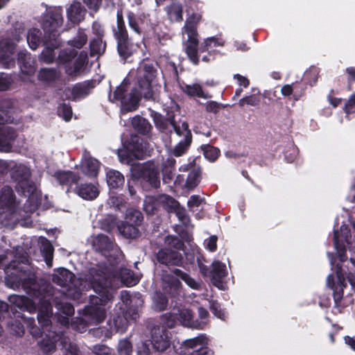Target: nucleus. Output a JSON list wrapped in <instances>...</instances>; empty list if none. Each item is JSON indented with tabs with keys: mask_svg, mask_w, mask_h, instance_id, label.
<instances>
[{
	"mask_svg": "<svg viewBox=\"0 0 355 355\" xmlns=\"http://www.w3.org/2000/svg\"><path fill=\"white\" fill-rule=\"evenodd\" d=\"M200 148L205 159L211 162H215L220 155L219 149L214 146L207 144L201 146Z\"/></svg>",
	"mask_w": 355,
	"mask_h": 355,
	"instance_id": "obj_44",
	"label": "nucleus"
},
{
	"mask_svg": "<svg viewBox=\"0 0 355 355\" xmlns=\"http://www.w3.org/2000/svg\"><path fill=\"white\" fill-rule=\"evenodd\" d=\"M259 103V98L255 95L247 96L240 99L239 105L241 107H243L245 105H249L255 106Z\"/></svg>",
	"mask_w": 355,
	"mask_h": 355,
	"instance_id": "obj_55",
	"label": "nucleus"
},
{
	"mask_svg": "<svg viewBox=\"0 0 355 355\" xmlns=\"http://www.w3.org/2000/svg\"><path fill=\"white\" fill-rule=\"evenodd\" d=\"M15 252V259L4 268L6 284L14 290L21 287L26 293L35 300H38L37 320L42 328V331L37 326L33 325L35 322L33 318H26L17 311L19 309L30 313H35L37 310L35 300L16 294L9 295L8 300L15 318H21L27 324L29 332L33 336H43L42 340L38 343V345L44 354L48 355L53 354L55 349V343L60 340L61 344L67 352L71 355H79V350L76 344L67 342L62 334L60 335L51 330V318L53 315V311L49 302L51 295L47 291L49 286H40L35 282V275L27 269L29 259L24 249L21 247H17Z\"/></svg>",
	"mask_w": 355,
	"mask_h": 355,
	"instance_id": "obj_1",
	"label": "nucleus"
},
{
	"mask_svg": "<svg viewBox=\"0 0 355 355\" xmlns=\"http://www.w3.org/2000/svg\"><path fill=\"white\" fill-rule=\"evenodd\" d=\"M89 272L82 279L74 280L73 274L65 268H59L53 275V282L61 287H67L66 295L73 300H78L80 297L82 291L92 288L88 281Z\"/></svg>",
	"mask_w": 355,
	"mask_h": 355,
	"instance_id": "obj_8",
	"label": "nucleus"
},
{
	"mask_svg": "<svg viewBox=\"0 0 355 355\" xmlns=\"http://www.w3.org/2000/svg\"><path fill=\"white\" fill-rule=\"evenodd\" d=\"M114 33L117 41V49L123 53L125 49V41L129 40V38L123 22L122 14L120 12L117 13V25L116 28L114 30Z\"/></svg>",
	"mask_w": 355,
	"mask_h": 355,
	"instance_id": "obj_23",
	"label": "nucleus"
},
{
	"mask_svg": "<svg viewBox=\"0 0 355 355\" xmlns=\"http://www.w3.org/2000/svg\"><path fill=\"white\" fill-rule=\"evenodd\" d=\"M7 121L0 112V151L9 152L11 150V144L16 138V132L11 127L5 125Z\"/></svg>",
	"mask_w": 355,
	"mask_h": 355,
	"instance_id": "obj_17",
	"label": "nucleus"
},
{
	"mask_svg": "<svg viewBox=\"0 0 355 355\" xmlns=\"http://www.w3.org/2000/svg\"><path fill=\"white\" fill-rule=\"evenodd\" d=\"M55 306L58 309L56 315L59 322L62 325H67L69 318L74 313V308L68 302H57Z\"/></svg>",
	"mask_w": 355,
	"mask_h": 355,
	"instance_id": "obj_28",
	"label": "nucleus"
},
{
	"mask_svg": "<svg viewBox=\"0 0 355 355\" xmlns=\"http://www.w3.org/2000/svg\"><path fill=\"white\" fill-rule=\"evenodd\" d=\"M113 263L109 266H99L91 268L88 276L89 285L97 295L90 299V304L86 308V317L92 323H98L105 318L107 304L113 297L114 290L121 285L133 286L139 281V277L130 270L116 266Z\"/></svg>",
	"mask_w": 355,
	"mask_h": 355,
	"instance_id": "obj_2",
	"label": "nucleus"
},
{
	"mask_svg": "<svg viewBox=\"0 0 355 355\" xmlns=\"http://www.w3.org/2000/svg\"><path fill=\"white\" fill-rule=\"evenodd\" d=\"M182 89L189 96H197L202 98H211V96L207 93H205L203 91L202 86L198 83L185 85L182 87Z\"/></svg>",
	"mask_w": 355,
	"mask_h": 355,
	"instance_id": "obj_36",
	"label": "nucleus"
},
{
	"mask_svg": "<svg viewBox=\"0 0 355 355\" xmlns=\"http://www.w3.org/2000/svg\"><path fill=\"white\" fill-rule=\"evenodd\" d=\"M327 256L336 275H329L327 278V284L334 291L335 307L339 312H341L343 309L353 302V299L352 295H344L343 288L346 287L347 284L343 270L338 264L336 263V261L334 260L333 255L330 252L327 254Z\"/></svg>",
	"mask_w": 355,
	"mask_h": 355,
	"instance_id": "obj_7",
	"label": "nucleus"
},
{
	"mask_svg": "<svg viewBox=\"0 0 355 355\" xmlns=\"http://www.w3.org/2000/svg\"><path fill=\"white\" fill-rule=\"evenodd\" d=\"M15 44L10 40H3L0 42V64L5 68H10L15 64L12 55Z\"/></svg>",
	"mask_w": 355,
	"mask_h": 355,
	"instance_id": "obj_19",
	"label": "nucleus"
},
{
	"mask_svg": "<svg viewBox=\"0 0 355 355\" xmlns=\"http://www.w3.org/2000/svg\"><path fill=\"white\" fill-rule=\"evenodd\" d=\"M202 20V15L199 13L189 15L182 28L183 34L187 35V40L184 43L185 51L189 60L194 64H198L199 62L198 55V31L197 26Z\"/></svg>",
	"mask_w": 355,
	"mask_h": 355,
	"instance_id": "obj_10",
	"label": "nucleus"
},
{
	"mask_svg": "<svg viewBox=\"0 0 355 355\" xmlns=\"http://www.w3.org/2000/svg\"><path fill=\"white\" fill-rule=\"evenodd\" d=\"M208 344L207 338L204 335H200L196 338L187 339L183 342L182 346L186 349H198L205 345Z\"/></svg>",
	"mask_w": 355,
	"mask_h": 355,
	"instance_id": "obj_40",
	"label": "nucleus"
},
{
	"mask_svg": "<svg viewBox=\"0 0 355 355\" xmlns=\"http://www.w3.org/2000/svg\"><path fill=\"white\" fill-rule=\"evenodd\" d=\"M162 282L163 288L171 294L178 291L180 286L179 280L168 274L163 275Z\"/></svg>",
	"mask_w": 355,
	"mask_h": 355,
	"instance_id": "obj_38",
	"label": "nucleus"
},
{
	"mask_svg": "<svg viewBox=\"0 0 355 355\" xmlns=\"http://www.w3.org/2000/svg\"><path fill=\"white\" fill-rule=\"evenodd\" d=\"M38 245L43 254L45 262L49 267H51L53 261V248L51 242L45 237L40 236L38 239Z\"/></svg>",
	"mask_w": 355,
	"mask_h": 355,
	"instance_id": "obj_34",
	"label": "nucleus"
},
{
	"mask_svg": "<svg viewBox=\"0 0 355 355\" xmlns=\"http://www.w3.org/2000/svg\"><path fill=\"white\" fill-rule=\"evenodd\" d=\"M12 80L10 76L6 74L0 75V91H5L9 89Z\"/></svg>",
	"mask_w": 355,
	"mask_h": 355,
	"instance_id": "obj_58",
	"label": "nucleus"
},
{
	"mask_svg": "<svg viewBox=\"0 0 355 355\" xmlns=\"http://www.w3.org/2000/svg\"><path fill=\"white\" fill-rule=\"evenodd\" d=\"M168 304L166 297L161 293H156L153 296V306L157 311H161L166 309Z\"/></svg>",
	"mask_w": 355,
	"mask_h": 355,
	"instance_id": "obj_47",
	"label": "nucleus"
},
{
	"mask_svg": "<svg viewBox=\"0 0 355 355\" xmlns=\"http://www.w3.org/2000/svg\"><path fill=\"white\" fill-rule=\"evenodd\" d=\"M137 77L138 88H135L130 94H125L128 82L124 80L114 91L113 98L111 95L109 96V99L111 101L114 100L121 101V112L122 114L137 110L141 97L153 101L158 98L161 85L156 78V70L153 66L146 62H142L137 70Z\"/></svg>",
	"mask_w": 355,
	"mask_h": 355,
	"instance_id": "obj_3",
	"label": "nucleus"
},
{
	"mask_svg": "<svg viewBox=\"0 0 355 355\" xmlns=\"http://www.w3.org/2000/svg\"><path fill=\"white\" fill-rule=\"evenodd\" d=\"M347 115L355 113V94H352L344 107Z\"/></svg>",
	"mask_w": 355,
	"mask_h": 355,
	"instance_id": "obj_59",
	"label": "nucleus"
},
{
	"mask_svg": "<svg viewBox=\"0 0 355 355\" xmlns=\"http://www.w3.org/2000/svg\"><path fill=\"white\" fill-rule=\"evenodd\" d=\"M101 167L100 162L91 157L89 153H85L80 164L82 172L89 178H96Z\"/></svg>",
	"mask_w": 355,
	"mask_h": 355,
	"instance_id": "obj_20",
	"label": "nucleus"
},
{
	"mask_svg": "<svg viewBox=\"0 0 355 355\" xmlns=\"http://www.w3.org/2000/svg\"><path fill=\"white\" fill-rule=\"evenodd\" d=\"M38 79L44 83H51L60 77V73L55 69H41L37 75Z\"/></svg>",
	"mask_w": 355,
	"mask_h": 355,
	"instance_id": "obj_39",
	"label": "nucleus"
},
{
	"mask_svg": "<svg viewBox=\"0 0 355 355\" xmlns=\"http://www.w3.org/2000/svg\"><path fill=\"white\" fill-rule=\"evenodd\" d=\"M163 195L159 196L157 198L154 196H146L144 202V209L145 211L148 214H153L157 209L160 203H166L168 205L169 202L167 200H161V197Z\"/></svg>",
	"mask_w": 355,
	"mask_h": 355,
	"instance_id": "obj_37",
	"label": "nucleus"
},
{
	"mask_svg": "<svg viewBox=\"0 0 355 355\" xmlns=\"http://www.w3.org/2000/svg\"><path fill=\"white\" fill-rule=\"evenodd\" d=\"M137 355H150V349L146 342H141L137 347Z\"/></svg>",
	"mask_w": 355,
	"mask_h": 355,
	"instance_id": "obj_64",
	"label": "nucleus"
},
{
	"mask_svg": "<svg viewBox=\"0 0 355 355\" xmlns=\"http://www.w3.org/2000/svg\"><path fill=\"white\" fill-rule=\"evenodd\" d=\"M106 182L110 189H117L123 185L125 178L119 171L107 169L106 171Z\"/></svg>",
	"mask_w": 355,
	"mask_h": 355,
	"instance_id": "obj_33",
	"label": "nucleus"
},
{
	"mask_svg": "<svg viewBox=\"0 0 355 355\" xmlns=\"http://www.w3.org/2000/svg\"><path fill=\"white\" fill-rule=\"evenodd\" d=\"M15 323L9 322L8 324V327L10 329V332L15 335L21 336L24 334V328L21 323L18 320L19 318H16Z\"/></svg>",
	"mask_w": 355,
	"mask_h": 355,
	"instance_id": "obj_52",
	"label": "nucleus"
},
{
	"mask_svg": "<svg viewBox=\"0 0 355 355\" xmlns=\"http://www.w3.org/2000/svg\"><path fill=\"white\" fill-rule=\"evenodd\" d=\"M0 209L2 214L13 215L16 211L15 196L12 189L4 186L0 189Z\"/></svg>",
	"mask_w": 355,
	"mask_h": 355,
	"instance_id": "obj_16",
	"label": "nucleus"
},
{
	"mask_svg": "<svg viewBox=\"0 0 355 355\" xmlns=\"http://www.w3.org/2000/svg\"><path fill=\"white\" fill-rule=\"evenodd\" d=\"M171 333L163 327H157L152 330V345L157 352H164L170 347Z\"/></svg>",
	"mask_w": 355,
	"mask_h": 355,
	"instance_id": "obj_15",
	"label": "nucleus"
},
{
	"mask_svg": "<svg viewBox=\"0 0 355 355\" xmlns=\"http://www.w3.org/2000/svg\"><path fill=\"white\" fill-rule=\"evenodd\" d=\"M165 11L171 21H181L183 19L182 12L183 7L181 3L175 1L171 2L165 8Z\"/></svg>",
	"mask_w": 355,
	"mask_h": 355,
	"instance_id": "obj_31",
	"label": "nucleus"
},
{
	"mask_svg": "<svg viewBox=\"0 0 355 355\" xmlns=\"http://www.w3.org/2000/svg\"><path fill=\"white\" fill-rule=\"evenodd\" d=\"M105 50V44L101 37H98L90 42V53L92 56L102 54Z\"/></svg>",
	"mask_w": 355,
	"mask_h": 355,
	"instance_id": "obj_46",
	"label": "nucleus"
},
{
	"mask_svg": "<svg viewBox=\"0 0 355 355\" xmlns=\"http://www.w3.org/2000/svg\"><path fill=\"white\" fill-rule=\"evenodd\" d=\"M107 203L110 207L119 211L125 207V202L123 198L114 194L110 195Z\"/></svg>",
	"mask_w": 355,
	"mask_h": 355,
	"instance_id": "obj_49",
	"label": "nucleus"
},
{
	"mask_svg": "<svg viewBox=\"0 0 355 355\" xmlns=\"http://www.w3.org/2000/svg\"><path fill=\"white\" fill-rule=\"evenodd\" d=\"M92 243L94 248L107 258L109 266L114 262L119 263L122 260L121 251L107 236L99 234L94 239Z\"/></svg>",
	"mask_w": 355,
	"mask_h": 355,
	"instance_id": "obj_11",
	"label": "nucleus"
},
{
	"mask_svg": "<svg viewBox=\"0 0 355 355\" xmlns=\"http://www.w3.org/2000/svg\"><path fill=\"white\" fill-rule=\"evenodd\" d=\"M92 87L89 83H84L74 85L72 88L65 90L66 98L78 100L87 96L91 92Z\"/></svg>",
	"mask_w": 355,
	"mask_h": 355,
	"instance_id": "obj_26",
	"label": "nucleus"
},
{
	"mask_svg": "<svg viewBox=\"0 0 355 355\" xmlns=\"http://www.w3.org/2000/svg\"><path fill=\"white\" fill-rule=\"evenodd\" d=\"M67 17L72 24H78L84 19L86 10L80 2L73 1L67 8Z\"/></svg>",
	"mask_w": 355,
	"mask_h": 355,
	"instance_id": "obj_22",
	"label": "nucleus"
},
{
	"mask_svg": "<svg viewBox=\"0 0 355 355\" xmlns=\"http://www.w3.org/2000/svg\"><path fill=\"white\" fill-rule=\"evenodd\" d=\"M119 231L121 234L128 239L136 238L139 234L137 226L125 222L119 225Z\"/></svg>",
	"mask_w": 355,
	"mask_h": 355,
	"instance_id": "obj_42",
	"label": "nucleus"
},
{
	"mask_svg": "<svg viewBox=\"0 0 355 355\" xmlns=\"http://www.w3.org/2000/svg\"><path fill=\"white\" fill-rule=\"evenodd\" d=\"M190 171L187 176L185 187L188 189H193L196 188L200 180V168L198 166L196 165L194 159H192L191 162L186 165H182L180 168L181 171Z\"/></svg>",
	"mask_w": 355,
	"mask_h": 355,
	"instance_id": "obj_18",
	"label": "nucleus"
},
{
	"mask_svg": "<svg viewBox=\"0 0 355 355\" xmlns=\"http://www.w3.org/2000/svg\"><path fill=\"white\" fill-rule=\"evenodd\" d=\"M125 218V223L137 226L141 223L143 216L139 211L130 208L126 210Z\"/></svg>",
	"mask_w": 355,
	"mask_h": 355,
	"instance_id": "obj_43",
	"label": "nucleus"
},
{
	"mask_svg": "<svg viewBox=\"0 0 355 355\" xmlns=\"http://www.w3.org/2000/svg\"><path fill=\"white\" fill-rule=\"evenodd\" d=\"M93 352L96 355H113L112 349L105 345H98L94 346Z\"/></svg>",
	"mask_w": 355,
	"mask_h": 355,
	"instance_id": "obj_60",
	"label": "nucleus"
},
{
	"mask_svg": "<svg viewBox=\"0 0 355 355\" xmlns=\"http://www.w3.org/2000/svg\"><path fill=\"white\" fill-rule=\"evenodd\" d=\"M88 37L83 29H78L76 35L67 42L68 45L73 49L64 48L58 55L60 63L65 65L66 72L69 76H75L81 72L87 63V53L76 49L83 47L87 42Z\"/></svg>",
	"mask_w": 355,
	"mask_h": 355,
	"instance_id": "obj_4",
	"label": "nucleus"
},
{
	"mask_svg": "<svg viewBox=\"0 0 355 355\" xmlns=\"http://www.w3.org/2000/svg\"><path fill=\"white\" fill-rule=\"evenodd\" d=\"M211 275L214 284L220 289H223L222 279L227 275L226 265L219 261H214Z\"/></svg>",
	"mask_w": 355,
	"mask_h": 355,
	"instance_id": "obj_24",
	"label": "nucleus"
},
{
	"mask_svg": "<svg viewBox=\"0 0 355 355\" xmlns=\"http://www.w3.org/2000/svg\"><path fill=\"white\" fill-rule=\"evenodd\" d=\"M12 178L17 182V189H21L25 196H30L35 190V184L30 180L31 172L24 164H15L12 167Z\"/></svg>",
	"mask_w": 355,
	"mask_h": 355,
	"instance_id": "obj_14",
	"label": "nucleus"
},
{
	"mask_svg": "<svg viewBox=\"0 0 355 355\" xmlns=\"http://www.w3.org/2000/svg\"><path fill=\"white\" fill-rule=\"evenodd\" d=\"M210 309L211 312L218 318L224 320L225 318V314L221 309L220 305L216 302H213L210 304Z\"/></svg>",
	"mask_w": 355,
	"mask_h": 355,
	"instance_id": "obj_57",
	"label": "nucleus"
},
{
	"mask_svg": "<svg viewBox=\"0 0 355 355\" xmlns=\"http://www.w3.org/2000/svg\"><path fill=\"white\" fill-rule=\"evenodd\" d=\"M118 352L119 355H130L132 353V345L126 340H121L118 345Z\"/></svg>",
	"mask_w": 355,
	"mask_h": 355,
	"instance_id": "obj_51",
	"label": "nucleus"
},
{
	"mask_svg": "<svg viewBox=\"0 0 355 355\" xmlns=\"http://www.w3.org/2000/svg\"><path fill=\"white\" fill-rule=\"evenodd\" d=\"M58 113L65 121H69L72 116L71 107L67 104H62L58 108Z\"/></svg>",
	"mask_w": 355,
	"mask_h": 355,
	"instance_id": "obj_56",
	"label": "nucleus"
},
{
	"mask_svg": "<svg viewBox=\"0 0 355 355\" xmlns=\"http://www.w3.org/2000/svg\"><path fill=\"white\" fill-rule=\"evenodd\" d=\"M76 193L85 200H92L99 195L98 184H82L76 188Z\"/></svg>",
	"mask_w": 355,
	"mask_h": 355,
	"instance_id": "obj_25",
	"label": "nucleus"
},
{
	"mask_svg": "<svg viewBox=\"0 0 355 355\" xmlns=\"http://www.w3.org/2000/svg\"><path fill=\"white\" fill-rule=\"evenodd\" d=\"M157 259L159 262L167 266H181L183 259L180 252L171 249L159 250L157 254Z\"/></svg>",
	"mask_w": 355,
	"mask_h": 355,
	"instance_id": "obj_21",
	"label": "nucleus"
},
{
	"mask_svg": "<svg viewBox=\"0 0 355 355\" xmlns=\"http://www.w3.org/2000/svg\"><path fill=\"white\" fill-rule=\"evenodd\" d=\"M193 130L196 133L203 135L207 137L211 136V130L206 123H197L193 128Z\"/></svg>",
	"mask_w": 355,
	"mask_h": 355,
	"instance_id": "obj_54",
	"label": "nucleus"
},
{
	"mask_svg": "<svg viewBox=\"0 0 355 355\" xmlns=\"http://www.w3.org/2000/svg\"><path fill=\"white\" fill-rule=\"evenodd\" d=\"M140 147L137 145L129 144L126 149L118 150L119 160L122 163H126L131 166L130 171L132 176L140 180L141 182L148 183L151 187L157 188L160 184V175L158 166L153 162L144 164L132 163V159L129 153L135 156L140 155Z\"/></svg>",
	"mask_w": 355,
	"mask_h": 355,
	"instance_id": "obj_6",
	"label": "nucleus"
},
{
	"mask_svg": "<svg viewBox=\"0 0 355 355\" xmlns=\"http://www.w3.org/2000/svg\"><path fill=\"white\" fill-rule=\"evenodd\" d=\"M160 199L161 200H167V202H169L168 205L171 209H174V213L179 220L184 225L187 224L189 218L187 211L184 208L180 206L178 202L168 196H162Z\"/></svg>",
	"mask_w": 355,
	"mask_h": 355,
	"instance_id": "obj_30",
	"label": "nucleus"
},
{
	"mask_svg": "<svg viewBox=\"0 0 355 355\" xmlns=\"http://www.w3.org/2000/svg\"><path fill=\"white\" fill-rule=\"evenodd\" d=\"M53 176L62 185H70L77 183L80 178V175L69 171H58L53 174Z\"/></svg>",
	"mask_w": 355,
	"mask_h": 355,
	"instance_id": "obj_32",
	"label": "nucleus"
},
{
	"mask_svg": "<svg viewBox=\"0 0 355 355\" xmlns=\"http://www.w3.org/2000/svg\"><path fill=\"white\" fill-rule=\"evenodd\" d=\"M131 121L134 129L139 133L146 134L150 130V124L143 117L136 116L133 117Z\"/></svg>",
	"mask_w": 355,
	"mask_h": 355,
	"instance_id": "obj_41",
	"label": "nucleus"
},
{
	"mask_svg": "<svg viewBox=\"0 0 355 355\" xmlns=\"http://www.w3.org/2000/svg\"><path fill=\"white\" fill-rule=\"evenodd\" d=\"M167 119L173 126L175 133L178 136L183 137V139L180 140L175 146L173 150V154L176 157L182 155L188 149L191 143V133L189 130L188 124L183 121L180 125H177L173 116L167 114Z\"/></svg>",
	"mask_w": 355,
	"mask_h": 355,
	"instance_id": "obj_12",
	"label": "nucleus"
},
{
	"mask_svg": "<svg viewBox=\"0 0 355 355\" xmlns=\"http://www.w3.org/2000/svg\"><path fill=\"white\" fill-rule=\"evenodd\" d=\"M27 43L29 47L35 50L43 42L44 44L45 37H42V33L40 29L32 28L28 31L26 36Z\"/></svg>",
	"mask_w": 355,
	"mask_h": 355,
	"instance_id": "obj_35",
	"label": "nucleus"
},
{
	"mask_svg": "<svg viewBox=\"0 0 355 355\" xmlns=\"http://www.w3.org/2000/svg\"><path fill=\"white\" fill-rule=\"evenodd\" d=\"M350 232L344 221L339 217L336 219L334 230V243L335 250L340 261H344L347 257L345 254L347 248L352 253L350 261L355 266V243L350 241Z\"/></svg>",
	"mask_w": 355,
	"mask_h": 355,
	"instance_id": "obj_9",
	"label": "nucleus"
},
{
	"mask_svg": "<svg viewBox=\"0 0 355 355\" xmlns=\"http://www.w3.org/2000/svg\"><path fill=\"white\" fill-rule=\"evenodd\" d=\"M121 300L123 303V307L120 306V309L121 311V313L123 317L126 319L128 312L126 309L128 308L129 305L133 302L134 298H132L129 293L126 291H121Z\"/></svg>",
	"mask_w": 355,
	"mask_h": 355,
	"instance_id": "obj_48",
	"label": "nucleus"
},
{
	"mask_svg": "<svg viewBox=\"0 0 355 355\" xmlns=\"http://www.w3.org/2000/svg\"><path fill=\"white\" fill-rule=\"evenodd\" d=\"M18 63L22 73L31 76L35 72V62L26 51L18 53Z\"/></svg>",
	"mask_w": 355,
	"mask_h": 355,
	"instance_id": "obj_27",
	"label": "nucleus"
},
{
	"mask_svg": "<svg viewBox=\"0 0 355 355\" xmlns=\"http://www.w3.org/2000/svg\"><path fill=\"white\" fill-rule=\"evenodd\" d=\"M212 351L208 348L207 345H205L198 349L193 350L192 352L189 353L188 355H212Z\"/></svg>",
	"mask_w": 355,
	"mask_h": 355,
	"instance_id": "obj_62",
	"label": "nucleus"
},
{
	"mask_svg": "<svg viewBox=\"0 0 355 355\" xmlns=\"http://www.w3.org/2000/svg\"><path fill=\"white\" fill-rule=\"evenodd\" d=\"M125 49L124 53H122L119 50H118L119 55L123 59H127L131 55H132L139 48V44L132 43L129 40L125 41Z\"/></svg>",
	"mask_w": 355,
	"mask_h": 355,
	"instance_id": "obj_50",
	"label": "nucleus"
},
{
	"mask_svg": "<svg viewBox=\"0 0 355 355\" xmlns=\"http://www.w3.org/2000/svg\"><path fill=\"white\" fill-rule=\"evenodd\" d=\"M202 202L201 198L198 196H191L187 202L188 207L193 209L196 207H199Z\"/></svg>",
	"mask_w": 355,
	"mask_h": 355,
	"instance_id": "obj_63",
	"label": "nucleus"
},
{
	"mask_svg": "<svg viewBox=\"0 0 355 355\" xmlns=\"http://www.w3.org/2000/svg\"><path fill=\"white\" fill-rule=\"evenodd\" d=\"M128 19L129 26L138 35H140L141 31L139 28V19L137 17V16L132 12H129L128 14Z\"/></svg>",
	"mask_w": 355,
	"mask_h": 355,
	"instance_id": "obj_53",
	"label": "nucleus"
},
{
	"mask_svg": "<svg viewBox=\"0 0 355 355\" xmlns=\"http://www.w3.org/2000/svg\"><path fill=\"white\" fill-rule=\"evenodd\" d=\"M174 274L182 280H183L189 287L193 289H199L200 284L193 278L191 277L188 274L180 270V269H175L173 270Z\"/></svg>",
	"mask_w": 355,
	"mask_h": 355,
	"instance_id": "obj_45",
	"label": "nucleus"
},
{
	"mask_svg": "<svg viewBox=\"0 0 355 355\" xmlns=\"http://www.w3.org/2000/svg\"><path fill=\"white\" fill-rule=\"evenodd\" d=\"M63 21L61 7L50 8L44 15L42 27L45 32V48L40 56V60L46 63H51L54 60L53 50L60 45L57 30L62 25Z\"/></svg>",
	"mask_w": 355,
	"mask_h": 355,
	"instance_id": "obj_5",
	"label": "nucleus"
},
{
	"mask_svg": "<svg viewBox=\"0 0 355 355\" xmlns=\"http://www.w3.org/2000/svg\"><path fill=\"white\" fill-rule=\"evenodd\" d=\"M225 44V40L222 37H210L205 39L200 44L202 51H207L210 55L218 53L217 47H222Z\"/></svg>",
	"mask_w": 355,
	"mask_h": 355,
	"instance_id": "obj_29",
	"label": "nucleus"
},
{
	"mask_svg": "<svg viewBox=\"0 0 355 355\" xmlns=\"http://www.w3.org/2000/svg\"><path fill=\"white\" fill-rule=\"evenodd\" d=\"M166 318V325L171 328L174 324L179 322L182 325L191 328H201L200 324L193 321V315L191 311L184 306L173 308L171 313L164 315Z\"/></svg>",
	"mask_w": 355,
	"mask_h": 355,
	"instance_id": "obj_13",
	"label": "nucleus"
},
{
	"mask_svg": "<svg viewBox=\"0 0 355 355\" xmlns=\"http://www.w3.org/2000/svg\"><path fill=\"white\" fill-rule=\"evenodd\" d=\"M217 237L216 236H211L209 239L205 241V245L207 250L211 252H214L217 248Z\"/></svg>",
	"mask_w": 355,
	"mask_h": 355,
	"instance_id": "obj_61",
	"label": "nucleus"
}]
</instances>
